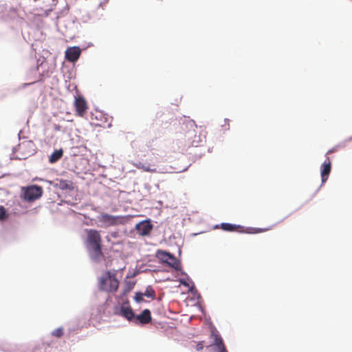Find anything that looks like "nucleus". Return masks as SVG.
<instances>
[{
	"label": "nucleus",
	"instance_id": "obj_5",
	"mask_svg": "<svg viewBox=\"0 0 352 352\" xmlns=\"http://www.w3.org/2000/svg\"><path fill=\"white\" fill-rule=\"evenodd\" d=\"M206 133L205 129L196 126L192 132L188 133V138L191 141L192 146L197 147L206 142Z\"/></svg>",
	"mask_w": 352,
	"mask_h": 352
},
{
	"label": "nucleus",
	"instance_id": "obj_7",
	"mask_svg": "<svg viewBox=\"0 0 352 352\" xmlns=\"http://www.w3.org/2000/svg\"><path fill=\"white\" fill-rule=\"evenodd\" d=\"M43 188L41 186L32 185L27 187L24 191V199L32 201L41 197Z\"/></svg>",
	"mask_w": 352,
	"mask_h": 352
},
{
	"label": "nucleus",
	"instance_id": "obj_10",
	"mask_svg": "<svg viewBox=\"0 0 352 352\" xmlns=\"http://www.w3.org/2000/svg\"><path fill=\"white\" fill-rule=\"evenodd\" d=\"M151 320V311L148 309H144L140 314L135 315L132 322L135 324H147Z\"/></svg>",
	"mask_w": 352,
	"mask_h": 352
},
{
	"label": "nucleus",
	"instance_id": "obj_21",
	"mask_svg": "<svg viewBox=\"0 0 352 352\" xmlns=\"http://www.w3.org/2000/svg\"><path fill=\"white\" fill-rule=\"evenodd\" d=\"M143 294H142V292H137L135 294V296L134 297V299L137 302H140L142 301H143Z\"/></svg>",
	"mask_w": 352,
	"mask_h": 352
},
{
	"label": "nucleus",
	"instance_id": "obj_12",
	"mask_svg": "<svg viewBox=\"0 0 352 352\" xmlns=\"http://www.w3.org/2000/svg\"><path fill=\"white\" fill-rule=\"evenodd\" d=\"M153 226L148 221H142L136 225V230L141 235L148 234L152 230Z\"/></svg>",
	"mask_w": 352,
	"mask_h": 352
},
{
	"label": "nucleus",
	"instance_id": "obj_8",
	"mask_svg": "<svg viewBox=\"0 0 352 352\" xmlns=\"http://www.w3.org/2000/svg\"><path fill=\"white\" fill-rule=\"evenodd\" d=\"M74 107L76 109V114L80 117H82L85 114L88 109L87 103L82 96H78L76 98Z\"/></svg>",
	"mask_w": 352,
	"mask_h": 352
},
{
	"label": "nucleus",
	"instance_id": "obj_4",
	"mask_svg": "<svg viewBox=\"0 0 352 352\" xmlns=\"http://www.w3.org/2000/svg\"><path fill=\"white\" fill-rule=\"evenodd\" d=\"M157 257L162 263L166 264L168 266L173 267L175 270L181 269V264L179 260L173 254L162 250H157L155 253Z\"/></svg>",
	"mask_w": 352,
	"mask_h": 352
},
{
	"label": "nucleus",
	"instance_id": "obj_11",
	"mask_svg": "<svg viewBox=\"0 0 352 352\" xmlns=\"http://www.w3.org/2000/svg\"><path fill=\"white\" fill-rule=\"evenodd\" d=\"M331 170V162L329 157H327L321 166V178L322 183H324L327 180Z\"/></svg>",
	"mask_w": 352,
	"mask_h": 352
},
{
	"label": "nucleus",
	"instance_id": "obj_18",
	"mask_svg": "<svg viewBox=\"0 0 352 352\" xmlns=\"http://www.w3.org/2000/svg\"><path fill=\"white\" fill-rule=\"evenodd\" d=\"M8 216L6 208L3 206H0V220L5 221L7 219Z\"/></svg>",
	"mask_w": 352,
	"mask_h": 352
},
{
	"label": "nucleus",
	"instance_id": "obj_3",
	"mask_svg": "<svg viewBox=\"0 0 352 352\" xmlns=\"http://www.w3.org/2000/svg\"><path fill=\"white\" fill-rule=\"evenodd\" d=\"M221 228L225 231L228 232H245L248 234H256L261 233L263 232H266L270 230V228H248L244 229V227L239 225H234L229 223H222L221 224Z\"/></svg>",
	"mask_w": 352,
	"mask_h": 352
},
{
	"label": "nucleus",
	"instance_id": "obj_19",
	"mask_svg": "<svg viewBox=\"0 0 352 352\" xmlns=\"http://www.w3.org/2000/svg\"><path fill=\"white\" fill-rule=\"evenodd\" d=\"M52 334L56 338H60L63 335V329L58 328L54 330Z\"/></svg>",
	"mask_w": 352,
	"mask_h": 352
},
{
	"label": "nucleus",
	"instance_id": "obj_2",
	"mask_svg": "<svg viewBox=\"0 0 352 352\" xmlns=\"http://www.w3.org/2000/svg\"><path fill=\"white\" fill-rule=\"evenodd\" d=\"M119 287V280L116 274L107 271L98 278V289L109 293L116 292Z\"/></svg>",
	"mask_w": 352,
	"mask_h": 352
},
{
	"label": "nucleus",
	"instance_id": "obj_22",
	"mask_svg": "<svg viewBox=\"0 0 352 352\" xmlns=\"http://www.w3.org/2000/svg\"><path fill=\"white\" fill-rule=\"evenodd\" d=\"M203 348H204V344H203V343H202V342H199V343H197V345H196V349H197V351H201V350H202V349H203Z\"/></svg>",
	"mask_w": 352,
	"mask_h": 352
},
{
	"label": "nucleus",
	"instance_id": "obj_24",
	"mask_svg": "<svg viewBox=\"0 0 352 352\" xmlns=\"http://www.w3.org/2000/svg\"><path fill=\"white\" fill-rule=\"evenodd\" d=\"M219 352H228L226 349V347H222L220 349H219Z\"/></svg>",
	"mask_w": 352,
	"mask_h": 352
},
{
	"label": "nucleus",
	"instance_id": "obj_6",
	"mask_svg": "<svg viewBox=\"0 0 352 352\" xmlns=\"http://www.w3.org/2000/svg\"><path fill=\"white\" fill-rule=\"evenodd\" d=\"M98 221L104 226L110 227L123 223V218L120 216H113L107 213H102L98 217Z\"/></svg>",
	"mask_w": 352,
	"mask_h": 352
},
{
	"label": "nucleus",
	"instance_id": "obj_20",
	"mask_svg": "<svg viewBox=\"0 0 352 352\" xmlns=\"http://www.w3.org/2000/svg\"><path fill=\"white\" fill-rule=\"evenodd\" d=\"M143 294V296H146V297H148V298H153V291L152 290L151 288H148L145 292L142 293Z\"/></svg>",
	"mask_w": 352,
	"mask_h": 352
},
{
	"label": "nucleus",
	"instance_id": "obj_16",
	"mask_svg": "<svg viewBox=\"0 0 352 352\" xmlns=\"http://www.w3.org/2000/svg\"><path fill=\"white\" fill-rule=\"evenodd\" d=\"M63 156V151L62 150H56L51 155L50 157V162H55L60 160Z\"/></svg>",
	"mask_w": 352,
	"mask_h": 352
},
{
	"label": "nucleus",
	"instance_id": "obj_17",
	"mask_svg": "<svg viewBox=\"0 0 352 352\" xmlns=\"http://www.w3.org/2000/svg\"><path fill=\"white\" fill-rule=\"evenodd\" d=\"M214 344L217 346L218 350L222 347H225V345L223 342V340L219 335L214 336Z\"/></svg>",
	"mask_w": 352,
	"mask_h": 352
},
{
	"label": "nucleus",
	"instance_id": "obj_15",
	"mask_svg": "<svg viewBox=\"0 0 352 352\" xmlns=\"http://www.w3.org/2000/svg\"><path fill=\"white\" fill-rule=\"evenodd\" d=\"M135 283L134 281H127L125 283L124 288L123 289V296L127 295L134 287Z\"/></svg>",
	"mask_w": 352,
	"mask_h": 352
},
{
	"label": "nucleus",
	"instance_id": "obj_1",
	"mask_svg": "<svg viewBox=\"0 0 352 352\" xmlns=\"http://www.w3.org/2000/svg\"><path fill=\"white\" fill-rule=\"evenodd\" d=\"M86 247L94 253V259L98 260L102 256V237L99 231L94 229L86 230Z\"/></svg>",
	"mask_w": 352,
	"mask_h": 352
},
{
	"label": "nucleus",
	"instance_id": "obj_13",
	"mask_svg": "<svg viewBox=\"0 0 352 352\" xmlns=\"http://www.w3.org/2000/svg\"><path fill=\"white\" fill-rule=\"evenodd\" d=\"M129 302L128 300L123 302L122 305L121 306L120 311L122 315L124 317H125L129 321H133L135 314L131 307L129 306Z\"/></svg>",
	"mask_w": 352,
	"mask_h": 352
},
{
	"label": "nucleus",
	"instance_id": "obj_23",
	"mask_svg": "<svg viewBox=\"0 0 352 352\" xmlns=\"http://www.w3.org/2000/svg\"><path fill=\"white\" fill-rule=\"evenodd\" d=\"M336 151H337V149L336 148H333L332 149L329 150L327 151V154L329 155V154L332 153H333V152H335Z\"/></svg>",
	"mask_w": 352,
	"mask_h": 352
},
{
	"label": "nucleus",
	"instance_id": "obj_14",
	"mask_svg": "<svg viewBox=\"0 0 352 352\" xmlns=\"http://www.w3.org/2000/svg\"><path fill=\"white\" fill-rule=\"evenodd\" d=\"M58 188L62 190H74V184L70 180L66 179H60L58 183L56 184Z\"/></svg>",
	"mask_w": 352,
	"mask_h": 352
},
{
	"label": "nucleus",
	"instance_id": "obj_9",
	"mask_svg": "<svg viewBox=\"0 0 352 352\" xmlns=\"http://www.w3.org/2000/svg\"><path fill=\"white\" fill-rule=\"evenodd\" d=\"M81 50L78 47H70L65 51V58L69 62L76 61L80 55Z\"/></svg>",
	"mask_w": 352,
	"mask_h": 352
}]
</instances>
